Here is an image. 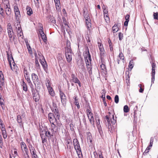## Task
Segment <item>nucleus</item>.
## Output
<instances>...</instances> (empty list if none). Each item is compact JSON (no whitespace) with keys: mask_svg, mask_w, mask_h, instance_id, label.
<instances>
[{"mask_svg":"<svg viewBox=\"0 0 158 158\" xmlns=\"http://www.w3.org/2000/svg\"><path fill=\"white\" fill-rule=\"evenodd\" d=\"M44 129L43 128L40 127L39 132L40 137H41L42 143H44L47 141V138L45 137Z\"/></svg>","mask_w":158,"mask_h":158,"instance_id":"obj_7","label":"nucleus"},{"mask_svg":"<svg viewBox=\"0 0 158 158\" xmlns=\"http://www.w3.org/2000/svg\"><path fill=\"white\" fill-rule=\"evenodd\" d=\"M87 61L85 62L86 66V68L89 74V75H91L92 74V66L91 63L92 61Z\"/></svg>","mask_w":158,"mask_h":158,"instance_id":"obj_11","label":"nucleus"},{"mask_svg":"<svg viewBox=\"0 0 158 158\" xmlns=\"http://www.w3.org/2000/svg\"><path fill=\"white\" fill-rule=\"evenodd\" d=\"M87 135V141H89L90 143L91 144H92L93 143V138L92 137V134L89 132H88L86 133Z\"/></svg>","mask_w":158,"mask_h":158,"instance_id":"obj_25","label":"nucleus"},{"mask_svg":"<svg viewBox=\"0 0 158 158\" xmlns=\"http://www.w3.org/2000/svg\"><path fill=\"white\" fill-rule=\"evenodd\" d=\"M32 97L33 99L35 102H38L40 99V95L39 91H36L35 93H32Z\"/></svg>","mask_w":158,"mask_h":158,"instance_id":"obj_20","label":"nucleus"},{"mask_svg":"<svg viewBox=\"0 0 158 158\" xmlns=\"http://www.w3.org/2000/svg\"><path fill=\"white\" fill-rule=\"evenodd\" d=\"M22 82L21 84V86L22 87L23 89V91L26 92L28 90V87L26 83L24 82L23 80H22Z\"/></svg>","mask_w":158,"mask_h":158,"instance_id":"obj_29","label":"nucleus"},{"mask_svg":"<svg viewBox=\"0 0 158 158\" xmlns=\"http://www.w3.org/2000/svg\"><path fill=\"white\" fill-rule=\"evenodd\" d=\"M17 121L19 124V127L21 128H23V123H22V118L20 115H18L17 116Z\"/></svg>","mask_w":158,"mask_h":158,"instance_id":"obj_19","label":"nucleus"},{"mask_svg":"<svg viewBox=\"0 0 158 158\" xmlns=\"http://www.w3.org/2000/svg\"><path fill=\"white\" fill-rule=\"evenodd\" d=\"M123 35L121 32H119L118 33V38L120 40H121L123 39Z\"/></svg>","mask_w":158,"mask_h":158,"instance_id":"obj_63","label":"nucleus"},{"mask_svg":"<svg viewBox=\"0 0 158 158\" xmlns=\"http://www.w3.org/2000/svg\"><path fill=\"white\" fill-rule=\"evenodd\" d=\"M152 64V71L151 73L152 76L151 85L154 83L155 81V68L156 67V64L153 62H150Z\"/></svg>","mask_w":158,"mask_h":158,"instance_id":"obj_5","label":"nucleus"},{"mask_svg":"<svg viewBox=\"0 0 158 158\" xmlns=\"http://www.w3.org/2000/svg\"><path fill=\"white\" fill-rule=\"evenodd\" d=\"M73 143L74 148L76 150V152L79 156L80 154L82 155V152L81 148L78 140L77 138H74L73 140Z\"/></svg>","mask_w":158,"mask_h":158,"instance_id":"obj_1","label":"nucleus"},{"mask_svg":"<svg viewBox=\"0 0 158 158\" xmlns=\"http://www.w3.org/2000/svg\"><path fill=\"white\" fill-rule=\"evenodd\" d=\"M82 118V120L83 122L85 125H86L87 124L86 120L85 118V114H83L81 117Z\"/></svg>","mask_w":158,"mask_h":158,"instance_id":"obj_56","label":"nucleus"},{"mask_svg":"<svg viewBox=\"0 0 158 158\" xmlns=\"http://www.w3.org/2000/svg\"><path fill=\"white\" fill-rule=\"evenodd\" d=\"M6 4L5 7V11L7 15L9 16L11 14V10L10 8V5L8 1H6Z\"/></svg>","mask_w":158,"mask_h":158,"instance_id":"obj_16","label":"nucleus"},{"mask_svg":"<svg viewBox=\"0 0 158 158\" xmlns=\"http://www.w3.org/2000/svg\"><path fill=\"white\" fill-rule=\"evenodd\" d=\"M7 59L8 61H9V64L11 68V60H10L11 59L13 61H14V59L12 56V55L11 54L9 55V54L8 52L7 53Z\"/></svg>","mask_w":158,"mask_h":158,"instance_id":"obj_33","label":"nucleus"},{"mask_svg":"<svg viewBox=\"0 0 158 158\" xmlns=\"http://www.w3.org/2000/svg\"><path fill=\"white\" fill-rule=\"evenodd\" d=\"M97 127L101 126L100 124V120L99 117H98L96 118Z\"/></svg>","mask_w":158,"mask_h":158,"instance_id":"obj_59","label":"nucleus"},{"mask_svg":"<svg viewBox=\"0 0 158 158\" xmlns=\"http://www.w3.org/2000/svg\"><path fill=\"white\" fill-rule=\"evenodd\" d=\"M125 78H126L127 80H129L130 77L129 76V71H126L125 72Z\"/></svg>","mask_w":158,"mask_h":158,"instance_id":"obj_54","label":"nucleus"},{"mask_svg":"<svg viewBox=\"0 0 158 158\" xmlns=\"http://www.w3.org/2000/svg\"><path fill=\"white\" fill-rule=\"evenodd\" d=\"M101 98H102V100L105 106H107V104L106 101V98H105V93H103V94H102V95L101 96Z\"/></svg>","mask_w":158,"mask_h":158,"instance_id":"obj_43","label":"nucleus"},{"mask_svg":"<svg viewBox=\"0 0 158 158\" xmlns=\"http://www.w3.org/2000/svg\"><path fill=\"white\" fill-rule=\"evenodd\" d=\"M153 16L154 17V19H155L158 20V13L154 12Z\"/></svg>","mask_w":158,"mask_h":158,"instance_id":"obj_62","label":"nucleus"},{"mask_svg":"<svg viewBox=\"0 0 158 158\" xmlns=\"http://www.w3.org/2000/svg\"><path fill=\"white\" fill-rule=\"evenodd\" d=\"M46 85L47 88L51 86L50 81L48 78H46Z\"/></svg>","mask_w":158,"mask_h":158,"instance_id":"obj_52","label":"nucleus"},{"mask_svg":"<svg viewBox=\"0 0 158 158\" xmlns=\"http://www.w3.org/2000/svg\"><path fill=\"white\" fill-rule=\"evenodd\" d=\"M47 88L49 94L52 97H54L55 95V93L52 88L51 86H50L48 87Z\"/></svg>","mask_w":158,"mask_h":158,"instance_id":"obj_28","label":"nucleus"},{"mask_svg":"<svg viewBox=\"0 0 158 158\" xmlns=\"http://www.w3.org/2000/svg\"><path fill=\"white\" fill-rule=\"evenodd\" d=\"M9 37V40L11 43H12L13 41L15 44H16V39H15L16 37L15 35H14V33L13 32L12 33H10L8 34Z\"/></svg>","mask_w":158,"mask_h":158,"instance_id":"obj_15","label":"nucleus"},{"mask_svg":"<svg viewBox=\"0 0 158 158\" xmlns=\"http://www.w3.org/2000/svg\"><path fill=\"white\" fill-rule=\"evenodd\" d=\"M138 86L140 88V89L139 90V92L141 93H143L144 89V85H143V87L141 84H139L138 85Z\"/></svg>","mask_w":158,"mask_h":158,"instance_id":"obj_51","label":"nucleus"},{"mask_svg":"<svg viewBox=\"0 0 158 158\" xmlns=\"http://www.w3.org/2000/svg\"><path fill=\"white\" fill-rule=\"evenodd\" d=\"M56 6V10L59 12L61 11L60 3V0H54Z\"/></svg>","mask_w":158,"mask_h":158,"instance_id":"obj_22","label":"nucleus"},{"mask_svg":"<svg viewBox=\"0 0 158 158\" xmlns=\"http://www.w3.org/2000/svg\"><path fill=\"white\" fill-rule=\"evenodd\" d=\"M45 137H47L48 139H51L53 136V133H51L50 131H45Z\"/></svg>","mask_w":158,"mask_h":158,"instance_id":"obj_27","label":"nucleus"},{"mask_svg":"<svg viewBox=\"0 0 158 158\" xmlns=\"http://www.w3.org/2000/svg\"><path fill=\"white\" fill-rule=\"evenodd\" d=\"M69 127L71 131H74V125L73 124V122L72 120L70 124H69Z\"/></svg>","mask_w":158,"mask_h":158,"instance_id":"obj_46","label":"nucleus"},{"mask_svg":"<svg viewBox=\"0 0 158 158\" xmlns=\"http://www.w3.org/2000/svg\"><path fill=\"white\" fill-rule=\"evenodd\" d=\"M103 14L108 13V9L107 6L103 5L102 6Z\"/></svg>","mask_w":158,"mask_h":158,"instance_id":"obj_44","label":"nucleus"},{"mask_svg":"<svg viewBox=\"0 0 158 158\" xmlns=\"http://www.w3.org/2000/svg\"><path fill=\"white\" fill-rule=\"evenodd\" d=\"M65 51H72L70 41L68 40H66V46L65 47Z\"/></svg>","mask_w":158,"mask_h":158,"instance_id":"obj_24","label":"nucleus"},{"mask_svg":"<svg viewBox=\"0 0 158 158\" xmlns=\"http://www.w3.org/2000/svg\"><path fill=\"white\" fill-rule=\"evenodd\" d=\"M26 10L27 14L29 16H31L33 14V10L32 8L28 6L26 7Z\"/></svg>","mask_w":158,"mask_h":158,"instance_id":"obj_31","label":"nucleus"},{"mask_svg":"<svg viewBox=\"0 0 158 158\" xmlns=\"http://www.w3.org/2000/svg\"><path fill=\"white\" fill-rule=\"evenodd\" d=\"M120 28V24L118 23L115 24L112 27V30L114 33L117 32Z\"/></svg>","mask_w":158,"mask_h":158,"instance_id":"obj_17","label":"nucleus"},{"mask_svg":"<svg viewBox=\"0 0 158 158\" xmlns=\"http://www.w3.org/2000/svg\"><path fill=\"white\" fill-rule=\"evenodd\" d=\"M86 24L87 28L88 29L90 27H91V19H85Z\"/></svg>","mask_w":158,"mask_h":158,"instance_id":"obj_34","label":"nucleus"},{"mask_svg":"<svg viewBox=\"0 0 158 158\" xmlns=\"http://www.w3.org/2000/svg\"><path fill=\"white\" fill-rule=\"evenodd\" d=\"M7 30L8 34L10 33H12L13 32L12 27L11 24L9 23L7 25Z\"/></svg>","mask_w":158,"mask_h":158,"instance_id":"obj_30","label":"nucleus"},{"mask_svg":"<svg viewBox=\"0 0 158 158\" xmlns=\"http://www.w3.org/2000/svg\"><path fill=\"white\" fill-rule=\"evenodd\" d=\"M49 18L50 19L49 21L53 23H56L55 18L53 17H52L51 15L49 16Z\"/></svg>","mask_w":158,"mask_h":158,"instance_id":"obj_48","label":"nucleus"},{"mask_svg":"<svg viewBox=\"0 0 158 158\" xmlns=\"http://www.w3.org/2000/svg\"><path fill=\"white\" fill-rule=\"evenodd\" d=\"M35 69H40V65L39 63L38 58H35Z\"/></svg>","mask_w":158,"mask_h":158,"instance_id":"obj_39","label":"nucleus"},{"mask_svg":"<svg viewBox=\"0 0 158 158\" xmlns=\"http://www.w3.org/2000/svg\"><path fill=\"white\" fill-rule=\"evenodd\" d=\"M36 151L31 152V154L32 155V158H36L37 157V155L36 153Z\"/></svg>","mask_w":158,"mask_h":158,"instance_id":"obj_61","label":"nucleus"},{"mask_svg":"<svg viewBox=\"0 0 158 158\" xmlns=\"http://www.w3.org/2000/svg\"><path fill=\"white\" fill-rule=\"evenodd\" d=\"M72 51H65L66 58L67 61L68 63L71 62L72 60Z\"/></svg>","mask_w":158,"mask_h":158,"instance_id":"obj_13","label":"nucleus"},{"mask_svg":"<svg viewBox=\"0 0 158 158\" xmlns=\"http://www.w3.org/2000/svg\"><path fill=\"white\" fill-rule=\"evenodd\" d=\"M26 45L28 51V53L31 55L32 54L33 52L31 48L30 47V45L28 44H27Z\"/></svg>","mask_w":158,"mask_h":158,"instance_id":"obj_47","label":"nucleus"},{"mask_svg":"<svg viewBox=\"0 0 158 158\" xmlns=\"http://www.w3.org/2000/svg\"><path fill=\"white\" fill-rule=\"evenodd\" d=\"M83 14L85 19H90L89 14L87 12H86L85 9L83 10Z\"/></svg>","mask_w":158,"mask_h":158,"instance_id":"obj_35","label":"nucleus"},{"mask_svg":"<svg viewBox=\"0 0 158 158\" xmlns=\"http://www.w3.org/2000/svg\"><path fill=\"white\" fill-rule=\"evenodd\" d=\"M22 151L23 152L25 151L26 155L28 158H29V155L28 150L27 148L26 145L23 142H21L20 143Z\"/></svg>","mask_w":158,"mask_h":158,"instance_id":"obj_9","label":"nucleus"},{"mask_svg":"<svg viewBox=\"0 0 158 158\" xmlns=\"http://www.w3.org/2000/svg\"><path fill=\"white\" fill-rule=\"evenodd\" d=\"M14 10L15 15L16 19L18 22L20 20V17H21L20 12L18 6L15 5L14 7Z\"/></svg>","mask_w":158,"mask_h":158,"instance_id":"obj_10","label":"nucleus"},{"mask_svg":"<svg viewBox=\"0 0 158 158\" xmlns=\"http://www.w3.org/2000/svg\"><path fill=\"white\" fill-rule=\"evenodd\" d=\"M100 57H104L105 55L104 53V49H101L100 50Z\"/></svg>","mask_w":158,"mask_h":158,"instance_id":"obj_50","label":"nucleus"},{"mask_svg":"<svg viewBox=\"0 0 158 158\" xmlns=\"http://www.w3.org/2000/svg\"><path fill=\"white\" fill-rule=\"evenodd\" d=\"M118 59H120L121 60H122L123 61V63L124 62L125 60H124V56L123 54L122 53V52H121L119 55L118 56Z\"/></svg>","mask_w":158,"mask_h":158,"instance_id":"obj_40","label":"nucleus"},{"mask_svg":"<svg viewBox=\"0 0 158 158\" xmlns=\"http://www.w3.org/2000/svg\"><path fill=\"white\" fill-rule=\"evenodd\" d=\"M154 141V138L153 137H151L150 138V144L149 145L150 147H152L153 142Z\"/></svg>","mask_w":158,"mask_h":158,"instance_id":"obj_64","label":"nucleus"},{"mask_svg":"<svg viewBox=\"0 0 158 158\" xmlns=\"http://www.w3.org/2000/svg\"><path fill=\"white\" fill-rule=\"evenodd\" d=\"M72 82H73L75 83H77L78 84L79 87H81V83L80 80L77 77H76L74 80L72 81Z\"/></svg>","mask_w":158,"mask_h":158,"instance_id":"obj_38","label":"nucleus"},{"mask_svg":"<svg viewBox=\"0 0 158 158\" xmlns=\"http://www.w3.org/2000/svg\"><path fill=\"white\" fill-rule=\"evenodd\" d=\"M133 110L134 123H136L137 121L138 117H139V116L141 115L140 112L138 110V106H136L134 108ZM131 115H133V114H132Z\"/></svg>","mask_w":158,"mask_h":158,"instance_id":"obj_4","label":"nucleus"},{"mask_svg":"<svg viewBox=\"0 0 158 158\" xmlns=\"http://www.w3.org/2000/svg\"><path fill=\"white\" fill-rule=\"evenodd\" d=\"M59 91L61 102L63 105H65L67 102V97L64 93L61 90V89H59Z\"/></svg>","mask_w":158,"mask_h":158,"instance_id":"obj_6","label":"nucleus"},{"mask_svg":"<svg viewBox=\"0 0 158 158\" xmlns=\"http://www.w3.org/2000/svg\"><path fill=\"white\" fill-rule=\"evenodd\" d=\"M35 85L37 91H38V90L40 89L42 85L41 83L40 82V81L36 82V85Z\"/></svg>","mask_w":158,"mask_h":158,"instance_id":"obj_36","label":"nucleus"},{"mask_svg":"<svg viewBox=\"0 0 158 158\" xmlns=\"http://www.w3.org/2000/svg\"><path fill=\"white\" fill-rule=\"evenodd\" d=\"M39 33L41 36L42 39L43 41L44 42H46L47 40L46 35L44 34V32L43 34L41 33V32H40Z\"/></svg>","mask_w":158,"mask_h":158,"instance_id":"obj_42","label":"nucleus"},{"mask_svg":"<svg viewBox=\"0 0 158 158\" xmlns=\"http://www.w3.org/2000/svg\"><path fill=\"white\" fill-rule=\"evenodd\" d=\"M65 141H66V147L67 149L71 148V146L69 145L70 143L72 144V139L70 136H68L66 139H65Z\"/></svg>","mask_w":158,"mask_h":158,"instance_id":"obj_18","label":"nucleus"},{"mask_svg":"<svg viewBox=\"0 0 158 158\" xmlns=\"http://www.w3.org/2000/svg\"><path fill=\"white\" fill-rule=\"evenodd\" d=\"M55 122L57 125L56 132H58L60 129H62L63 127V126L60 121H57V120Z\"/></svg>","mask_w":158,"mask_h":158,"instance_id":"obj_21","label":"nucleus"},{"mask_svg":"<svg viewBox=\"0 0 158 158\" xmlns=\"http://www.w3.org/2000/svg\"><path fill=\"white\" fill-rule=\"evenodd\" d=\"M51 108L52 112L54 113L53 114L56 117V118L58 120H60V116L56 104L53 102L52 103V107H51Z\"/></svg>","mask_w":158,"mask_h":158,"instance_id":"obj_2","label":"nucleus"},{"mask_svg":"<svg viewBox=\"0 0 158 158\" xmlns=\"http://www.w3.org/2000/svg\"><path fill=\"white\" fill-rule=\"evenodd\" d=\"M97 127L100 135L102 136L103 135V132L101 126H98V127Z\"/></svg>","mask_w":158,"mask_h":158,"instance_id":"obj_57","label":"nucleus"},{"mask_svg":"<svg viewBox=\"0 0 158 158\" xmlns=\"http://www.w3.org/2000/svg\"><path fill=\"white\" fill-rule=\"evenodd\" d=\"M100 67L101 69L104 71L105 75L107 73L106 69L105 64H100Z\"/></svg>","mask_w":158,"mask_h":158,"instance_id":"obj_41","label":"nucleus"},{"mask_svg":"<svg viewBox=\"0 0 158 158\" xmlns=\"http://www.w3.org/2000/svg\"><path fill=\"white\" fill-rule=\"evenodd\" d=\"M23 73L24 77L25 79L30 78L29 74L27 72V69L26 67H25L23 69Z\"/></svg>","mask_w":158,"mask_h":158,"instance_id":"obj_32","label":"nucleus"},{"mask_svg":"<svg viewBox=\"0 0 158 158\" xmlns=\"http://www.w3.org/2000/svg\"><path fill=\"white\" fill-rule=\"evenodd\" d=\"M55 114L52 113H49L48 114V119L50 124H53L57 120Z\"/></svg>","mask_w":158,"mask_h":158,"instance_id":"obj_8","label":"nucleus"},{"mask_svg":"<svg viewBox=\"0 0 158 158\" xmlns=\"http://www.w3.org/2000/svg\"><path fill=\"white\" fill-rule=\"evenodd\" d=\"M39 26L40 28L39 29V32H41V33L43 34L44 31L43 25L41 23H39Z\"/></svg>","mask_w":158,"mask_h":158,"instance_id":"obj_45","label":"nucleus"},{"mask_svg":"<svg viewBox=\"0 0 158 158\" xmlns=\"http://www.w3.org/2000/svg\"><path fill=\"white\" fill-rule=\"evenodd\" d=\"M73 98L74 99V103L75 104L79 103L78 100V98L77 96V95H75L73 97Z\"/></svg>","mask_w":158,"mask_h":158,"instance_id":"obj_55","label":"nucleus"},{"mask_svg":"<svg viewBox=\"0 0 158 158\" xmlns=\"http://www.w3.org/2000/svg\"><path fill=\"white\" fill-rule=\"evenodd\" d=\"M1 131L3 138L4 139H6L7 137V134L6 129L3 130L2 129L1 130Z\"/></svg>","mask_w":158,"mask_h":158,"instance_id":"obj_37","label":"nucleus"},{"mask_svg":"<svg viewBox=\"0 0 158 158\" xmlns=\"http://www.w3.org/2000/svg\"><path fill=\"white\" fill-rule=\"evenodd\" d=\"M119 97L118 95H116L114 97V102L116 104H117L119 102Z\"/></svg>","mask_w":158,"mask_h":158,"instance_id":"obj_60","label":"nucleus"},{"mask_svg":"<svg viewBox=\"0 0 158 158\" xmlns=\"http://www.w3.org/2000/svg\"><path fill=\"white\" fill-rule=\"evenodd\" d=\"M40 61L45 71L47 73H48V65L45 59L44 58H43L42 60L40 59Z\"/></svg>","mask_w":158,"mask_h":158,"instance_id":"obj_12","label":"nucleus"},{"mask_svg":"<svg viewBox=\"0 0 158 158\" xmlns=\"http://www.w3.org/2000/svg\"><path fill=\"white\" fill-rule=\"evenodd\" d=\"M85 50L84 52L83 56L85 62L88 61H92L91 56L88 46L85 47Z\"/></svg>","mask_w":158,"mask_h":158,"instance_id":"obj_3","label":"nucleus"},{"mask_svg":"<svg viewBox=\"0 0 158 158\" xmlns=\"http://www.w3.org/2000/svg\"><path fill=\"white\" fill-rule=\"evenodd\" d=\"M31 76L32 79L33 81V82L35 85H36V82L39 81L38 77L36 74L34 73L31 74Z\"/></svg>","mask_w":158,"mask_h":158,"instance_id":"obj_23","label":"nucleus"},{"mask_svg":"<svg viewBox=\"0 0 158 158\" xmlns=\"http://www.w3.org/2000/svg\"><path fill=\"white\" fill-rule=\"evenodd\" d=\"M5 85L4 77L2 72L0 71V89H2V86Z\"/></svg>","mask_w":158,"mask_h":158,"instance_id":"obj_14","label":"nucleus"},{"mask_svg":"<svg viewBox=\"0 0 158 158\" xmlns=\"http://www.w3.org/2000/svg\"><path fill=\"white\" fill-rule=\"evenodd\" d=\"M110 121L111 123L112 124H114L116 123V120L114 119V115H113L112 118L111 119H110Z\"/></svg>","mask_w":158,"mask_h":158,"instance_id":"obj_58","label":"nucleus"},{"mask_svg":"<svg viewBox=\"0 0 158 158\" xmlns=\"http://www.w3.org/2000/svg\"><path fill=\"white\" fill-rule=\"evenodd\" d=\"M129 111V109L127 105H125L123 107V111L124 112L127 113Z\"/></svg>","mask_w":158,"mask_h":158,"instance_id":"obj_53","label":"nucleus"},{"mask_svg":"<svg viewBox=\"0 0 158 158\" xmlns=\"http://www.w3.org/2000/svg\"><path fill=\"white\" fill-rule=\"evenodd\" d=\"M89 108H87L86 110V112L87 114V115L89 119V117L93 116V114L91 112V109L90 106L89 105H88Z\"/></svg>","mask_w":158,"mask_h":158,"instance_id":"obj_26","label":"nucleus"},{"mask_svg":"<svg viewBox=\"0 0 158 158\" xmlns=\"http://www.w3.org/2000/svg\"><path fill=\"white\" fill-rule=\"evenodd\" d=\"M133 60H131L129 63L128 65L129 68L131 70L133 67L134 61Z\"/></svg>","mask_w":158,"mask_h":158,"instance_id":"obj_49","label":"nucleus"}]
</instances>
